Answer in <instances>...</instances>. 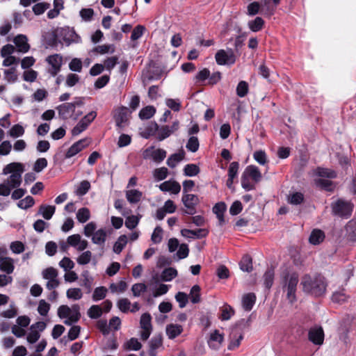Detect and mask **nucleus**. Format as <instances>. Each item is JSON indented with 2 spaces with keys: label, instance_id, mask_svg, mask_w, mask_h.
I'll list each match as a JSON object with an SVG mask.
<instances>
[{
  "label": "nucleus",
  "instance_id": "obj_1",
  "mask_svg": "<svg viewBox=\"0 0 356 356\" xmlns=\"http://www.w3.org/2000/svg\"><path fill=\"white\" fill-rule=\"evenodd\" d=\"M300 284L304 292L315 297L323 296L326 292L327 282L321 275H305L301 280Z\"/></svg>",
  "mask_w": 356,
  "mask_h": 356
},
{
  "label": "nucleus",
  "instance_id": "obj_2",
  "mask_svg": "<svg viewBox=\"0 0 356 356\" xmlns=\"http://www.w3.org/2000/svg\"><path fill=\"white\" fill-rule=\"evenodd\" d=\"M24 172V165L21 163H11L6 165L3 169V175H10L3 181L12 191L18 188L22 184V175Z\"/></svg>",
  "mask_w": 356,
  "mask_h": 356
},
{
  "label": "nucleus",
  "instance_id": "obj_3",
  "mask_svg": "<svg viewBox=\"0 0 356 356\" xmlns=\"http://www.w3.org/2000/svg\"><path fill=\"white\" fill-rule=\"evenodd\" d=\"M282 285L284 291L286 292V298L293 303L296 300V289L298 283V275L296 273L284 270L282 273Z\"/></svg>",
  "mask_w": 356,
  "mask_h": 356
},
{
  "label": "nucleus",
  "instance_id": "obj_4",
  "mask_svg": "<svg viewBox=\"0 0 356 356\" xmlns=\"http://www.w3.org/2000/svg\"><path fill=\"white\" fill-rule=\"evenodd\" d=\"M262 175L257 166L250 165L246 167L241 176V186L246 191L255 189V184L261 180Z\"/></svg>",
  "mask_w": 356,
  "mask_h": 356
},
{
  "label": "nucleus",
  "instance_id": "obj_5",
  "mask_svg": "<svg viewBox=\"0 0 356 356\" xmlns=\"http://www.w3.org/2000/svg\"><path fill=\"white\" fill-rule=\"evenodd\" d=\"M354 205L350 201L338 200L332 204V213L341 218H348L353 211Z\"/></svg>",
  "mask_w": 356,
  "mask_h": 356
},
{
  "label": "nucleus",
  "instance_id": "obj_6",
  "mask_svg": "<svg viewBox=\"0 0 356 356\" xmlns=\"http://www.w3.org/2000/svg\"><path fill=\"white\" fill-rule=\"evenodd\" d=\"M215 58L220 65H232L236 60V55L232 49L218 50L215 55Z\"/></svg>",
  "mask_w": 356,
  "mask_h": 356
},
{
  "label": "nucleus",
  "instance_id": "obj_7",
  "mask_svg": "<svg viewBox=\"0 0 356 356\" xmlns=\"http://www.w3.org/2000/svg\"><path fill=\"white\" fill-rule=\"evenodd\" d=\"M96 117L97 113L95 111H91L87 115H86L72 129V135L78 136L83 131H85L88 128L89 124L95 119Z\"/></svg>",
  "mask_w": 356,
  "mask_h": 356
},
{
  "label": "nucleus",
  "instance_id": "obj_8",
  "mask_svg": "<svg viewBox=\"0 0 356 356\" xmlns=\"http://www.w3.org/2000/svg\"><path fill=\"white\" fill-rule=\"evenodd\" d=\"M151 320L152 317L149 313H145L140 317V337L144 341L147 340L152 333V326L151 323Z\"/></svg>",
  "mask_w": 356,
  "mask_h": 356
},
{
  "label": "nucleus",
  "instance_id": "obj_9",
  "mask_svg": "<svg viewBox=\"0 0 356 356\" xmlns=\"http://www.w3.org/2000/svg\"><path fill=\"white\" fill-rule=\"evenodd\" d=\"M154 128L156 131H158V139L161 141L169 137L172 133L178 130L179 127V121H175L171 127L165 125L161 127L154 122L153 124Z\"/></svg>",
  "mask_w": 356,
  "mask_h": 356
},
{
  "label": "nucleus",
  "instance_id": "obj_10",
  "mask_svg": "<svg viewBox=\"0 0 356 356\" xmlns=\"http://www.w3.org/2000/svg\"><path fill=\"white\" fill-rule=\"evenodd\" d=\"M46 61L50 65L48 72L52 76H55L60 71L63 65L62 56L58 54L49 56L47 57Z\"/></svg>",
  "mask_w": 356,
  "mask_h": 356
},
{
  "label": "nucleus",
  "instance_id": "obj_11",
  "mask_svg": "<svg viewBox=\"0 0 356 356\" xmlns=\"http://www.w3.org/2000/svg\"><path fill=\"white\" fill-rule=\"evenodd\" d=\"M181 201L187 209L184 212L188 215H193L196 213L195 206L199 203V198L193 194H184Z\"/></svg>",
  "mask_w": 356,
  "mask_h": 356
},
{
  "label": "nucleus",
  "instance_id": "obj_12",
  "mask_svg": "<svg viewBox=\"0 0 356 356\" xmlns=\"http://www.w3.org/2000/svg\"><path fill=\"white\" fill-rule=\"evenodd\" d=\"M90 140L89 138L81 139L77 142L74 143L65 152V159H70L74 156L83 149L87 147L90 145Z\"/></svg>",
  "mask_w": 356,
  "mask_h": 356
},
{
  "label": "nucleus",
  "instance_id": "obj_13",
  "mask_svg": "<svg viewBox=\"0 0 356 356\" xmlns=\"http://www.w3.org/2000/svg\"><path fill=\"white\" fill-rule=\"evenodd\" d=\"M324 331L321 326L311 327L308 332L309 340L315 345L321 346L324 341Z\"/></svg>",
  "mask_w": 356,
  "mask_h": 356
},
{
  "label": "nucleus",
  "instance_id": "obj_14",
  "mask_svg": "<svg viewBox=\"0 0 356 356\" xmlns=\"http://www.w3.org/2000/svg\"><path fill=\"white\" fill-rule=\"evenodd\" d=\"M166 156V151L163 149H154L153 147L145 150L143 157L145 159H152L156 163H161Z\"/></svg>",
  "mask_w": 356,
  "mask_h": 356
},
{
  "label": "nucleus",
  "instance_id": "obj_15",
  "mask_svg": "<svg viewBox=\"0 0 356 356\" xmlns=\"http://www.w3.org/2000/svg\"><path fill=\"white\" fill-rule=\"evenodd\" d=\"M243 339V334L242 331H241L238 327H234L232 329V331L229 334V343L228 345L227 348L230 350H235L237 348L240 344L241 341Z\"/></svg>",
  "mask_w": 356,
  "mask_h": 356
},
{
  "label": "nucleus",
  "instance_id": "obj_16",
  "mask_svg": "<svg viewBox=\"0 0 356 356\" xmlns=\"http://www.w3.org/2000/svg\"><path fill=\"white\" fill-rule=\"evenodd\" d=\"M159 189L163 192H170L172 194L177 195L181 191L180 184L172 179H170L161 183L159 186Z\"/></svg>",
  "mask_w": 356,
  "mask_h": 356
},
{
  "label": "nucleus",
  "instance_id": "obj_17",
  "mask_svg": "<svg viewBox=\"0 0 356 356\" xmlns=\"http://www.w3.org/2000/svg\"><path fill=\"white\" fill-rule=\"evenodd\" d=\"M57 110L59 116L64 120H67L72 116L74 112V106L73 104L64 103L59 105L57 107Z\"/></svg>",
  "mask_w": 356,
  "mask_h": 356
},
{
  "label": "nucleus",
  "instance_id": "obj_18",
  "mask_svg": "<svg viewBox=\"0 0 356 356\" xmlns=\"http://www.w3.org/2000/svg\"><path fill=\"white\" fill-rule=\"evenodd\" d=\"M181 233L183 236L186 238H202L206 237L209 232L206 229H197L195 230L184 229L181 231Z\"/></svg>",
  "mask_w": 356,
  "mask_h": 356
},
{
  "label": "nucleus",
  "instance_id": "obj_19",
  "mask_svg": "<svg viewBox=\"0 0 356 356\" xmlns=\"http://www.w3.org/2000/svg\"><path fill=\"white\" fill-rule=\"evenodd\" d=\"M13 42L18 51L20 52L26 53L30 49V45L28 43V38L24 35H17L15 37Z\"/></svg>",
  "mask_w": 356,
  "mask_h": 356
},
{
  "label": "nucleus",
  "instance_id": "obj_20",
  "mask_svg": "<svg viewBox=\"0 0 356 356\" xmlns=\"http://www.w3.org/2000/svg\"><path fill=\"white\" fill-rule=\"evenodd\" d=\"M129 120V110L126 107H122L115 115L116 125L120 127H124Z\"/></svg>",
  "mask_w": 356,
  "mask_h": 356
},
{
  "label": "nucleus",
  "instance_id": "obj_21",
  "mask_svg": "<svg viewBox=\"0 0 356 356\" xmlns=\"http://www.w3.org/2000/svg\"><path fill=\"white\" fill-rule=\"evenodd\" d=\"M14 259L11 257H6L0 260V270L10 275L15 270Z\"/></svg>",
  "mask_w": 356,
  "mask_h": 356
},
{
  "label": "nucleus",
  "instance_id": "obj_22",
  "mask_svg": "<svg viewBox=\"0 0 356 356\" xmlns=\"http://www.w3.org/2000/svg\"><path fill=\"white\" fill-rule=\"evenodd\" d=\"M224 337L221 334L218 330H216L210 335V338L208 341L209 346L212 348H218L222 343Z\"/></svg>",
  "mask_w": 356,
  "mask_h": 356
},
{
  "label": "nucleus",
  "instance_id": "obj_23",
  "mask_svg": "<svg viewBox=\"0 0 356 356\" xmlns=\"http://www.w3.org/2000/svg\"><path fill=\"white\" fill-rule=\"evenodd\" d=\"M256 302V296L253 293H248L242 297V307L245 311H250Z\"/></svg>",
  "mask_w": 356,
  "mask_h": 356
},
{
  "label": "nucleus",
  "instance_id": "obj_24",
  "mask_svg": "<svg viewBox=\"0 0 356 356\" xmlns=\"http://www.w3.org/2000/svg\"><path fill=\"white\" fill-rule=\"evenodd\" d=\"M280 0H261V4L264 8L265 14L271 16L280 3Z\"/></svg>",
  "mask_w": 356,
  "mask_h": 356
},
{
  "label": "nucleus",
  "instance_id": "obj_25",
  "mask_svg": "<svg viewBox=\"0 0 356 356\" xmlns=\"http://www.w3.org/2000/svg\"><path fill=\"white\" fill-rule=\"evenodd\" d=\"M143 197V193L136 189L127 190L126 191V197L131 204H136L140 201Z\"/></svg>",
  "mask_w": 356,
  "mask_h": 356
},
{
  "label": "nucleus",
  "instance_id": "obj_26",
  "mask_svg": "<svg viewBox=\"0 0 356 356\" xmlns=\"http://www.w3.org/2000/svg\"><path fill=\"white\" fill-rule=\"evenodd\" d=\"M183 331L181 325L178 324H170L166 327V334L169 339H175L179 336Z\"/></svg>",
  "mask_w": 356,
  "mask_h": 356
},
{
  "label": "nucleus",
  "instance_id": "obj_27",
  "mask_svg": "<svg viewBox=\"0 0 356 356\" xmlns=\"http://www.w3.org/2000/svg\"><path fill=\"white\" fill-rule=\"evenodd\" d=\"M162 345V337L161 334L153 337L149 341V354L151 356H156V349Z\"/></svg>",
  "mask_w": 356,
  "mask_h": 356
},
{
  "label": "nucleus",
  "instance_id": "obj_28",
  "mask_svg": "<svg viewBox=\"0 0 356 356\" xmlns=\"http://www.w3.org/2000/svg\"><path fill=\"white\" fill-rule=\"evenodd\" d=\"M55 211L56 207L54 206L42 204L39 208L38 214L42 215L44 219L48 220L52 218Z\"/></svg>",
  "mask_w": 356,
  "mask_h": 356
},
{
  "label": "nucleus",
  "instance_id": "obj_29",
  "mask_svg": "<svg viewBox=\"0 0 356 356\" xmlns=\"http://www.w3.org/2000/svg\"><path fill=\"white\" fill-rule=\"evenodd\" d=\"M185 153L183 150L180 151L178 153H175L167 159V165L172 168H174L177 166L178 163L182 161L184 158Z\"/></svg>",
  "mask_w": 356,
  "mask_h": 356
},
{
  "label": "nucleus",
  "instance_id": "obj_30",
  "mask_svg": "<svg viewBox=\"0 0 356 356\" xmlns=\"http://www.w3.org/2000/svg\"><path fill=\"white\" fill-rule=\"evenodd\" d=\"M325 238L324 232L320 229H314L309 238V241L312 245H318Z\"/></svg>",
  "mask_w": 356,
  "mask_h": 356
},
{
  "label": "nucleus",
  "instance_id": "obj_31",
  "mask_svg": "<svg viewBox=\"0 0 356 356\" xmlns=\"http://www.w3.org/2000/svg\"><path fill=\"white\" fill-rule=\"evenodd\" d=\"M314 183L317 187L327 191H332L334 188V183L328 179L318 178L314 180Z\"/></svg>",
  "mask_w": 356,
  "mask_h": 356
},
{
  "label": "nucleus",
  "instance_id": "obj_32",
  "mask_svg": "<svg viewBox=\"0 0 356 356\" xmlns=\"http://www.w3.org/2000/svg\"><path fill=\"white\" fill-rule=\"evenodd\" d=\"M65 32L64 36V40L66 41L68 44L72 42L79 43L81 42V37L76 33V32L73 29H65L64 30Z\"/></svg>",
  "mask_w": 356,
  "mask_h": 356
},
{
  "label": "nucleus",
  "instance_id": "obj_33",
  "mask_svg": "<svg viewBox=\"0 0 356 356\" xmlns=\"http://www.w3.org/2000/svg\"><path fill=\"white\" fill-rule=\"evenodd\" d=\"M106 238V232L104 229H100L96 231L92 237V241L95 244L104 245Z\"/></svg>",
  "mask_w": 356,
  "mask_h": 356
},
{
  "label": "nucleus",
  "instance_id": "obj_34",
  "mask_svg": "<svg viewBox=\"0 0 356 356\" xmlns=\"http://www.w3.org/2000/svg\"><path fill=\"white\" fill-rule=\"evenodd\" d=\"M177 275V270L174 268H168L163 270L161 277L163 281L170 282Z\"/></svg>",
  "mask_w": 356,
  "mask_h": 356
},
{
  "label": "nucleus",
  "instance_id": "obj_35",
  "mask_svg": "<svg viewBox=\"0 0 356 356\" xmlns=\"http://www.w3.org/2000/svg\"><path fill=\"white\" fill-rule=\"evenodd\" d=\"M349 296L345 293L344 289L337 291L333 293L332 300L334 302L343 304L347 301Z\"/></svg>",
  "mask_w": 356,
  "mask_h": 356
},
{
  "label": "nucleus",
  "instance_id": "obj_36",
  "mask_svg": "<svg viewBox=\"0 0 356 356\" xmlns=\"http://www.w3.org/2000/svg\"><path fill=\"white\" fill-rule=\"evenodd\" d=\"M127 242V236L126 235H121L113 245V252L116 254H120L126 246Z\"/></svg>",
  "mask_w": 356,
  "mask_h": 356
},
{
  "label": "nucleus",
  "instance_id": "obj_37",
  "mask_svg": "<svg viewBox=\"0 0 356 356\" xmlns=\"http://www.w3.org/2000/svg\"><path fill=\"white\" fill-rule=\"evenodd\" d=\"M274 275V269L272 268H268L264 275V284L268 289H269L273 284Z\"/></svg>",
  "mask_w": 356,
  "mask_h": 356
},
{
  "label": "nucleus",
  "instance_id": "obj_38",
  "mask_svg": "<svg viewBox=\"0 0 356 356\" xmlns=\"http://www.w3.org/2000/svg\"><path fill=\"white\" fill-rule=\"evenodd\" d=\"M155 113L156 109L153 106H147L140 110L139 117L142 120H148L151 118Z\"/></svg>",
  "mask_w": 356,
  "mask_h": 356
},
{
  "label": "nucleus",
  "instance_id": "obj_39",
  "mask_svg": "<svg viewBox=\"0 0 356 356\" xmlns=\"http://www.w3.org/2000/svg\"><path fill=\"white\" fill-rule=\"evenodd\" d=\"M264 24V19L260 17H257L254 20L248 22V27L252 31L257 32L263 28Z\"/></svg>",
  "mask_w": 356,
  "mask_h": 356
},
{
  "label": "nucleus",
  "instance_id": "obj_40",
  "mask_svg": "<svg viewBox=\"0 0 356 356\" xmlns=\"http://www.w3.org/2000/svg\"><path fill=\"white\" fill-rule=\"evenodd\" d=\"M236 95L239 97H245L249 92V85L245 81H241L238 82L236 88Z\"/></svg>",
  "mask_w": 356,
  "mask_h": 356
},
{
  "label": "nucleus",
  "instance_id": "obj_41",
  "mask_svg": "<svg viewBox=\"0 0 356 356\" xmlns=\"http://www.w3.org/2000/svg\"><path fill=\"white\" fill-rule=\"evenodd\" d=\"M90 218V210L86 207L81 208L76 213V219L81 223L87 222Z\"/></svg>",
  "mask_w": 356,
  "mask_h": 356
},
{
  "label": "nucleus",
  "instance_id": "obj_42",
  "mask_svg": "<svg viewBox=\"0 0 356 356\" xmlns=\"http://www.w3.org/2000/svg\"><path fill=\"white\" fill-rule=\"evenodd\" d=\"M240 268L243 271L250 272L252 270V258L250 255L243 257L240 264Z\"/></svg>",
  "mask_w": 356,
  "mask_h": 356
},
{
  "label": "nucleus",
  "instance_id": "obj_43",
  "mask_svg": "<svg viewBox=\"0 0 356 356\" xmlns=\"http://www.w3.org/2000/svg\"><path fill=\"white\" fill-rule=\"evenodd\" d=\"M66 296L68 299L78 300L83 297V293L79 288H70L67 289Z\"/></svg>",
  "mask_w": 356,
  "mask_h": 356
},
{
  "label": "nucleus",
  "instance_id": "obj_44",
  "mask_svg": "<svg viewBox=\"0 0 356 356\" xmlns=\"http://www.w3.org/2000/svg\"><path fill=\"white\" fill-rule=\"evenodd\" d=\"M316 174L321 178L327 177L333 179L337 177L336 172L327 168H318L316 170Z\"/></svg>",
  "mask_w": 356,
  "mask_h": 356
},
{
  "label": "nucleus",
  "instance_id": "obj_45",
  "mask_svg": "<svg viewBox=\"0 0 356 356\" xmlns=\"http://www.w3.org/2000/svg\"><path fill=\"white\" fill-rule=\"evenodd\" d=\"M234 314V311L233 308L228 305H225L221 308V315L220 316V318L222 321H227L231 318Z\"/></svg>",
  "mask_w": 356,
  "mask_h": 356
},
{
  "label": "nucleus",
  "instance_id": "obj_46",
  "mask_svg": "<svg viewBox=\"0 0 356 356\" xmlns=\"http://www.w3.org/2000/svg\"><path fill=\"white\" fill-rule=\"evenodd\" d=\"M189 298L193 304L198 303L200 301V287L198 285H194L191 288Z\"/></svg>",
  "mask_w": 356,
  "mask_h": 356
},
{
  "label": "nucleus",
  "instance_id": "obj_47",
  "mask_svg": "<svg viewBox=\"0 0 356 356\" xmlns=\"http://www.w3.org/2000/svg\"><path fill=\"white\" fill-rule=\"evenodd\" d=\"M42 275L44 280H53L58 277V272L56 268L49 267L42 270Z\"/></svg>",
  "mask_w": 356,
  "mask_h": 356
},
{
  "label": "nucleus",
  "instance_id": "obj_48",
  "mask_svg": "<svg viewBox=\"0 0 356 356\" xmlns=\"http://www.w3.org/2000/svg\"><path fill=\"white\" fill-rule=\"evenodd\" d=\"M90 188V183L87 180L82 181L76 190V194L79 196L86 195Z\"/></svg>",
  "mask_w": 356,
  "mask_h": 356
},
{
  "label": "nucleus",
  "instance_id": "obj_49",
  "mask_svg": "<svg viewBox=\"0 0 356 356\" xmlns=\"http://www.w3.org/2000/svg\"><path fill=\"white\" fill-rule=\"evenodd\" d=\"M199 146L198 138L196 136H191L189 138L186 147L191 152H196L199 149Z\"/></svg>",
  "mask_w": 356,
  "mask_h": 356
},
{
  "label": "nucleus",
  "instance_id": "obj_50",
  "mask_svg": "<svg viewBox=\"0 0 356 356\" xmlns=\"http://www.w3.org/2000/svg\"><path fill=\"white\" fill-rule=\"evenodd\" d=\"M184 172L186 176L193 177L200 172V168L195 164H187L184 168Z\"/></svg>",
  "mask_w": 356,
  "mask_h": 356
},
{
  "label": "nucleus",
  "instance_id": "obj_51",
  "mask_svg": "<svg viewBox=\"0 0 356 356\" xmlns=\"http://www.w3.org/2000/svg\"><path fill=\"white\" fill-rule=\"evenodd\" d=\"M34 204V199L31 196L28 195L18 202L17 207L22 209H27L33 206Z\"/></svg>",
  "mask_w": 356,
  "mask_h": 356
},
{
  "label": "nucleus",
  "instance_id": "obj_52",
  "mask_svg": "<svg viewBox=\"0 0 356 356\" xmlns=\"http://www.w3.org/2000/svg\"><path fill=\"white\" fill-rule=\"evenodd\" d=\"M106 292L107 289L104 286L97 287L92 294V300L97 302L104 299L106 297Z\"/></svg>",
  "mask_w": 356,
  "mask_h": 356
},
{
  "label": "nucleus",
  "instance_id": "obj_53",
  "mask_svg": "<svg viewBox=\"0 0 356 356\" xmlns=\"http://www.w3.org/2000/svg\"><path fill=\"white\" fill-rule=\"evenodd\" d=\"M24 127L19 124L13 125L9 131V135L13 138H18L24 135Z\"/></svg>",
  "mask_w": 356,
  "mask_h": 356
},
{
  "label": "nucleus",
  "instance_id": "obj_54",
  "mask_svg": "<svg viewBox=\"0 0 356 356\" xmlns=\"http://www.w3.org/2000/svg\"><path fill=\"white\" fill-rule=\"evenodd\" d=\"M253 158L259 165H264L267 163V155L263 150L254 152Z\"/></svg>",
  "mask_w": 356,
  "mask_h": 356
},
{
  "label": "nucleus",
  "instance_id": "obj_55",
  "mask_svg": "<svg viewBox=\"0 0 356 356\" xmlns=\"http://www.w3.org/2000/svg\"><path fill=\"white\" fill-rule=\"evenodd\" d=\"M102 314V309L99 305L91 306L88 311V315L90 318L97 319L99 318Z\"/></svg>",
  "mask_w": 356,
  "mask_h": 356
},
{
  "label": "nucleus",
  "instance_id": "obj_56",
  "mask_svg": "<svg viewBox=\"0 0 356 356\" xmlns=\"http://www.w3.org/2000/svg\"><path fill=\"white\" fill-rule=\"evenodd\" d=\"M47 160L45 158H39L35 161L33 170L39 173L47 166Z\"/></svg>",
  "mask_w": 356,
  "mask_h": 356
},
{
  "label": "nucleus",
  "instance_id": "obj_57",
  "mask_svg": "<svg viewBox=\"0 0 356 356\" xmlns=\"http://www.w3.org/2000/svg\"><path fill=\"white\" fill-rule=\"evenodd\" d=\"M10 249L14 254H20L25 250V245L22 242L15 241L10 243Z\"/></svg>",
  "mask_w": 356,
  "mask_h": 356
},
{
  "label": "nucleus",
  "instance_id": "obj_58",
  "mask_svg": "<svg viewBox=\"0 0 356 356\" xmlns=\"http://www.w3.org/2000/svg\"><path fill=\"white\" fill-rule=\"evenodd\" d=\"M147 291V286L143 283L134 284L131 287V291L134 297H139L141 293Z\"/></svg>",
  "mask_w": 356,
  "mask_h": 356
},
{
  "label": "nucleus",
  "instance_id": "obj_59",
  "mask_svg": "<svg viewBox=\"0 0 356 356\" xmlns=\"http://www.w3.org/2000/svg\"><path fill=\"white\" fill-rule=\"evenodd\" d=\"M168 174V170L165 167L156 168L154 171V177L156 181L165 179Z\"/></svg>",
  "mask_w": 356,
  "mask_h": 356
},
{
  "label": "nucleus",
  "instance_id": "obj_60",
  "mask_svg": "<svg viewBox=\"0 0 356 356\" xmlns=\"http://www.w3.org/2000/svg\"><path fill=\"white\" fill-rule=\"evenodd\" d=\"M82 61L81 59L74 58L69 63V68L71 71L81 72L82 70Z\"/></svg>",
  "mask_w": 356,
  "mask_h": 356
},
{
  "label": "nucleus",
  "instance_id": "obj_61",
  "mask_svg": "<svg viewBox=\"0 0 356 356\" xmlns=\"http://www.w3.org/2000/svg\"><path fill=\"white\" fill-rule=\"evenodd\" d=\"M79 15L82 19L85 22H90L92 20V17L94 15V10L92 8H82Z\"/></svg>",
  "mask_w": 356,
  "mask_h": 356
},
{
  "label": "nucleus",
  "instance_id": "obj_62",
  "mask_svg": "<svg viewBox=\"0 0 356 356\" xmlns=\"http://www.w3.org/2000/svg\"><path fill=\"white\" fill-rule=\"evenodd\" d=\"M117 305L122 312L127 313L130 309L131 302L127 298H121L118 301Z\"/></svg>",
  "mask_w": 356,
  "mask_h": 356
},
{
  "label": "nucleus",
  "instance_id": "obj_63",
  "mask_svg": "<svg viewBox=\"0 0 356 356\" xmlns=\"http://www.w3.org/2000/svg\"><path fill=\"white\" fill-rule=\"evenodd\" d=\"M165 104L168 108L174 111H179L181 108V102L177 99H166Z\"/></svg>",
  "mask_w": 356,
  "mask_h": 356
},
{
  "label": "nucleus",
  "instance_id": "obj_64",
  "mask_svg": "<svg viewBox=\"0 0 356 356\" xmlns=\"http://www.w3.org/2000/svg\"><path fill=\"white\" fill-rule=\"evenodd\" d=\"M4 78L8 82H15L17 79L16 69L15 67H11L10 69L5 70Z\"/></svg>",
  "mask_w": 356,
  "mask_h": 356
}]
</instances>
